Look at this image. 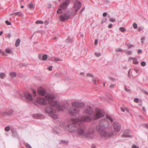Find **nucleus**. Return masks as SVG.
<instances>
[{"label":"nucleus","instance_id":"f257e3e1","mask_svg":"<svg viewBox=\"0 0 148 148\" xmlns=\"http://www.w3.org/2000/svg\"><path fill=\"white\" fill-rule=\"evenodd\" d=\"M91 120V119L90 118L86 116H82L80 119H72L71 121L73 124L68 125L67 128L71 132H73L77 130V133L79 135L85 137L86 129L85 127L83 126L78 127L76 124H79L81 121L87 122Z\"/></svg>","mask_w":148,"mask_h":148},{"label":"nucleus","instance_id":"f03ea898","mask_svg":"<svg viewBox=\"0 0 148 148\" xmlns=\"http://www.w3.org/2000/svg\"><path fill=\"white\" fill-rule=\"evenodd\" d=\"M55 97L52 94H48L45 96V99L42 97H38L36 100L37 103L41 105H45L47 104V101L50 106L52 107H56L58 111H63L66 109L65 105H61L60 104L58 101L54 100Z\"/></svg>","mask_w":148,"mask_h":148},{"label":"nucleus","instance_id":"7ed1b4c3","mask_svg":"<svg viewBox=\"0 0 148 148\" xmlns=\"http://www.w3.org/2000/svg\"><path fill=\"white\" fill-rule=\"evenodd\" d=\"M109 125V123L106 119H102L99 121V125L96 126V130L102 136L108 137L112 136L114 133L113 131L107 132L103 129L107 128Z\"/></svg>","mask_w":148,"mask_h":148},{"label":"nucleus","instance_id":"20e7f679","mask_svg":"<svg viewBox=\"0 0 148 148\" xmlns=\"http://www.w3.org/2000/svg\"><path fill=\"white\" fill-rule=\"evenodd\" d=\"M104 115V111L99 108H97L92 118L94 119H97L103 117Z\"/></svg>","mask_w":148,"mask_h":148},{"label":"nucleus","instance_id":"39448f33","mask_svg":"<svg viewBox=\"0 0 148 148\" xmlns=\"http://www.w3.org/2000/svg\"><path fill=\"white\" fill-rule=\"evenodd\" d=\"M94 136V131L92 128H90L86 131L85 137L88 138H92Z\"/></svg>","mask_w":148,"mask_h":148},{"label":"nucleus","instance_id":"423d86ee","mask_svg":"<svg viewBox=\"0 0 148 148\" xmlns=\"http://www.w3.org/2000/svg\"><path fill=\"white\" fill-rule=\"evenodd\" d=\"M71 12L68 11H66L63 15H60L59 18L60 21H63L70 18L71 15Z\"/></svg>","mask_w":148,"mask_h":148},{"label":"nucleus","instance_id":"0eeeda50","mask_svg":"<svg viewBox=\"0 0 148 148\" xmlns=\"http://www.w3.org/2000/svg\"><path fill=\"white\" fill-rule=\"evenodd\" d=\"M84 104L83 103L80 102L78 101H73L72 103V105L73 107L77 108H81L84 106Z\"/></svg>","mask_w":148,"mask_h":148},{"label":"nucleus","instance_id":"6e6552de","mask_svg":"<svg viewBox=\"0 0 148 148\" xmlns=\"http://www.w3.org/2000/svg\"><path fill=\"white\" fill-rule=\"evenodd\" d=\"M113 125L116 132H118L120 131L121 128V125L120 123L117 122H114L113 123Z\"/></svg>","mask_w":148,"mask_h":148},{"label":"nucleus","instance_id":"1a4fd4ad","mask_svg":"<svg viewBox=\"0 0 148 148\" xmlns=\"http://www.w3.org/2000/svg\"><path fill=\"white\" fill-rule=\"evenodd\" d=\"M82 5L81 3L78 1H76L75 3L73 9L75 12H77L80 8Z\"/></svg>","mask_w":148,"mask_h":148},{"label":"nucleus","instance_id":"9d476101","mask_svg":"<svg viewBox=\"0 0 148 148\" xmlns=\"http://www.w3.org/2000/svg\"><path fill=\"white\" fill-rule=\"evenodd\" d=\"M45 112L48 114L49 115L51 114L55 113L56 112V110L52 109L49 107L45 108Z\"/></svg>","mask_w":148,"mask_h":148},{"label":"nucleus","instance_id":"9b49d317","mask_svg":"<svg viewBox=\"0 0 148 148\" xmlns=\"http://www.w3.org/2000/svg\"><path fill=\"white\" fill-rule=\"evenodd\" d=\"M70 2V0H65V1L60 5V8L64 10L65 9L69 4Z\"/></svg>","mask_w":148,"mask_h":148},{"label":"nucleus","instance_id":"f8f14e48","mask_svg":"<svg viewBox=\"0 0 148 148\" xmlns=\"http://www.w3.org/2000/svg\"><path fill=\"white\" fill-rule=\"evenodd\" d=\"M72 116H76L79 113V110L77 109H70L69 110Z\"/></svg>","mask_w":148,"mask_h":148},{"label":"nucleus","instance_id":"ddd939ff","mask_svg":"<svg viewBox=\"0 0 148 148\" xmlns=\"http://www.w3.org/2000/svg\"><path fill=\"white\" fill-rule=\"evenodd\" d=\"M93 112V111L92 108L90 107H89L86 108L85 111V113L89 115H92Z\"/></svg>","mask_w":148,"mask_h":148},{"label":"nucleus","instance_id":"4468645a","mask_svg":"<svg viewBox=\"0 0 148 148\" xmlns=\"http://www.w3.org/2000/svg\"><path fill=\"white\" fill-rule=\"evenodd\" d=\"M38 92L41 95H44L45 93V91L42 87H41L38 90Z\"/></svg>","mask_w":148,"mask_h":148},{"label":"nucleus","instance_id":"2eb2a0df","mask_svg":"<svg viewBox=\"0 0 148 148\" xmlns=\"http://www.w3.org/2000/svg\"><path fill=\"white\" fill-rule=\"evenodd\" d=\"M24 96L26 99L32 101V98L31 95L27 92H25L24 94Z\"/></svg>","mask_w":148,"mask_h":148},{"label":"nucleus","instance_id":"dca6fc26","mask_svg":"<svg viewBox=\"0 0 148 148\" xmlns=\"http://www.w3.org/2000/svg\"><path fill=\"white\" fill-rule=\"evenodd\" d=\"M13 110H11L8 112H5V114L7 115H10L13 113Z\"/></svg>","mask_w":148,"mask_h":148},{"label":"nucleus","instance_id":"f3484780","mask_svg":"<svg viewBox=\"0 0 148 148\" xmlns=\"http://www.w3.org/2000/svg\"><path fill=\"white\" fill-rule=\"evenodd\" d=\"M49 116L54 119H57L58 118V116L54 113L51 114Z\"/></svg>","mask_w":148,"mask_h":148},{"label":"nucleus","instance_id":"a211bd4d","mask_svg":"<svg viewBox=\"0 0 148 148\" xmlns=\"http://www.w3.org/2000/svg\"><path fill=\"white\" fill-rule=\"evenodd\" d=\"M20 42H21V40L19 39L18 38L17 39V40L15 44V46L16 47H17L18 46H19Z\"/></svg>","mask_w":148,"mask_h":148},{"label":"nucleus","instance_id":"6ab92c4d","mask_svg":"<svg viewBox=\"0 0 148 148\" xmlns=\"http://www.w3.org/2000/svg\"><path fill=\"white\" fill-rule=\"evenodd\" d=\"M10 75L12 77H15L16 75V74L15 72H11L10 73Z\"/></svg>","mask_w":148,"mask_h":148},{"label":"nucleus","instance_id":"aec40b11","mask_svg":"<svg viewBox=\"0 0 148 148\" xmlns=\"http://www.w3.org/2000/svg\"><path fill=\"white\" fill-rule=\"evenodd\" d=\"M122 137H132V136L128 134H125V133L122 135Z\"/></svg>","mask_w":148,"mask_h":148},{"label":"nucleus","instance_id":"412c9836","mask_svg":"<svg viewBox=\"0 0 148 148\" xmlns=\"http://www.w3.org/2000/svg\"><path fill=\"white\" fill-rule=\"evenodd\" d=\"M106 118L107 119L109 120L111 122H112L113 121L112 119L109 115H107Z\"/></svg>","mask_w":148,"mask_h":148},{"label":"nucleus","instance_id":"4be33fe9","mask_svg":"<svg viewBox=\"0 0 148 148\" xmlns=\"http://www.w3.org/2000/svg\"><path fill=\"white\" fill-rule=\"evenodd\" d=\"M119 30L122 32H124L126 31V29L124 27H121L119 28Z\"/></svg>","mask_w":148,"mask_h":148},{"label":"nucleus","instance_id":"5701e85b","mask_svg":"<svg viewBox=\"0 0 148 148\" xmlns=\"http://www.w3.org/2000/svg\"><path fill=\"white\" fill-rule=\"evenodd\" d=\"M47 56L46 54L43 55L42 57V60H45L47 59Z\"/></svg>","mask_w":148,"mask_h":148},{"label":"nucleus","instance_id":"b1692460","mask_svg":"<svg viewBox=\"0 0 148 148\" xmlns=\"http://www.w3.org/2000/svg\"><path fill=\"white\" fill-rule=\"evenodd\" d=\"M92 81L94 84H95V85H97V80L95 79V78L94 77L92 78Z\"/></svg>","mask_w":148,"mask_h":148},{"label":"nucleus","instance_id":"393cba45","mask_svg":"<svg viewBox=\"0 0 148 148\" xmlns=\"http://www.w3.org/2000/svg\"><path fill=\"white\" fill-rule=\"evenodd\" d=\"M5 75V74L4 73H0V77L2 78H4V77Z\"/></svg>","mask_w":148,"mask_h":148},{"label":"nucleus","instance_id":"a878e982","mask_svg":"<svg viewBox=\"0 0 148 148\" xmlns=\"http://www.w3.org/2000/svg\"><path fill=\"white\" fill-rule=\"evenodd\" d=\"M33 4L31 2L28 5V7L29 8L31 9L32 8H33Z\"/></svg>","mask_w":148,"mask_h":148},{"label":"nucleus","instance_id":"bb28decb","mask_svg":"<svg viewBox=\"0 0 148 148\" xmlns=\"http://www.w3.org/2000/svg\"><path fill=\"white\" fill-rule=\"evenodd\" d=\"M10 130V127L9 126L6 127L5 128V130L6 132L9 131Z\"/></svg>","mask_w":148,"mask_h":148},{"label":"nucleus","instance_id":"cd10ccee","mask_svg":"<svg viewBox=\"0 0 148 148\" xmlns=\"http://www.w3.org/2000/svg\"><path fill=\"white\" fill-rule=\"evenodd\" d=\"M36 24H42L43 23V21H42L38 20V21H37L36 22Z\"/></svg>","mask_w":148,"mask_h":148},{"label":"nucleus","instance_id":"c85d7f7f","mask_svg":"<svg viewBox=\"0 0 148 148\" xmlns=\"http://www.w3.org/2000/svg\"><path fill=\"white\" fill-rule=\"evenodd\" d=\"M133 63L135 64H138V62L137 61L136 59L135 58L134 59Z\"/></svg>","mask_w":148,"mask_h":148},{"label":"nucleus","instance_id":"c756f323","mask_svg":"<svg viewBox=\"0 0 148 148\" xmlns=\"http://www.w3.org/2000/svg\"><path fill=\"white\" fill-rule=\"evenodd\" d=\"M21 12H15V13H13L11 14H10V15H14L15 16H16V15H18V14H21Z\"/></svg>","mask_w":148,"mask_h":148},{"label":"nucleus","instance_id":"7c9ffc66","mask_svg":"<svg viewBox=\"0 0 148 148\" xmlns=\"http://www.w3.org/2000/svg\"><path fill=\"white\" fill-rule=\"evenodd\" d=\"M126 54L128 55H130L132 54V52L130 51H127L126 52Z\"/></svg>","mask_w":148,"mask_h":148},{"label":"nucleus","instance_id":"2f4dec72","mask_svg":"<svg viewBox=\"0 0 148 148\" xmlns=\"http://www.w3.org/2000/svg\"><path fill=\"white\" fill-rule=\"evenodd\" d=\"M86 75L88 77H92V78L93 77H94V75L92 74L91 73H88Z\"/></svg>","mask_w":148,"mask_h":148},{"label":"nucleus","instance_id":"473e14b6","mask_svg":"<svg viewBox=\"0 0 148 148\" xmlns=\"http://www.w3.org/2000/svg\"><path fill=\"white\" fill-rule=\"evenodd\" d=\"M5 51L6 53H11V51L9 49H6L5 50Z\"/></svg>","mask_w":148,"mask_h":148},{"label":"nucleus","instance_id":"72a5a7b5","mask_svg":"<svg viewBox=\"0 0 148 148\" xmlns=\"http://www.w3.org/2000/svg\"><path fill=\"white\" fill-rule=\"evenodd\" d=\"M57 12L58 14H60L62 13V11L60 8H58V10L57 11Z\"/></svg>","mask_w":148,"mask_h":148},{"label":"nucleus","instance_id":"f704fd0d","mask_svg":"<svg viewBox=\"0 0 148 148\" xmlns=\"http://www.w3.org/2000/svg\"><path fill=\"white\" fill-rule=\"evenodd\" d=\"M133 27L134 28L136 29L137 27V24L135 23H134L133 24Z\"/></svg>","mask_w":148,"mask_h":148},{"label":"nucleus","instance_id":"c9c22d12","mask_svg":"<svg viewBox=\"0 0 148 148\" xmlns=\"http://www.w3.org/2000/svg\"><path fill=\"white\" fill-rule=\"evenodd\" d=\"M141 65L142 66H145L146 65V63L145 61H143L141 62Z\"/></svg>","mask_w":148,"mask_h":148},{"label":"nucleus","instance_id":"e433bc0d","mask_svg":"<svg viewBox=\"0 0 148 148\" xmlns=\"http://www.w3.org/2000/svg\"><path fill=\"white\" fill-rule=\"evenodd\" d=\"M134 101L136 103H138L139 102V99L138 98H135L134 99Z\"/></svg>","mask_w":148,"mask_h":148},{"label":"nucleus","instance_id":"4c0bfd02","mask_svg":"<svg viewBox=\"0 0 148 148\" xmlns=\"http://www.w3.org/2000/svg\"><path fill=\"white\" fill-rule=\"evenodd\" d=\"M107 20V19L106 18H105L102 20L101 23L103 24L106 22Z\"/></svg>","mask_w":148,"mask_h":148},{"label":"nucleus","instance_id":"58836bf2","mask_svg":"<svg viewBox=\"0 0 148 148\" xmlns=\"http://www.w3.org/2000/svg\"><path fill=\"white\" fill-rule=\"evenodd\" d=\"M109 21L111 22H114L116 20L114 18H110V19Z\"/></svg>","mask_w":148,"mask_h":148},{"label":"nucleus","instance_id":"ea45409f","mask_svg":"<svg viewBox=\"0 0 148 148\" xmlns=\"http://www.w3.org/2000/svg\"><path fill=\"white\" fill-rule=\"evenodd\" d=\"M145 37L144 36H143L141 38V40L142 41L141 42L142 43H143V41L145 40Z\"/></svg>","mask_w":148,"mask_h":148},{"label":"nucleus","instance_id":"a19ab883","mask_svg":"<svg viewBox=\"0 0 148 148\" xmlns=\"http://www.w3.org/2000/svg\"><path fill=\"white\" fill-rule=\"evenodd\" d=\"M5 23L8 25H11V23L10 22H9L8 21H5Z\"/></svg>","mask_w":148,"mask_h":148},{"label":"nucleus","instance_id":"79ce46f5","mask_svg":"<svg viewBox=\"0 0 148 148\" xmlns=\"http://www.w3.org/2000/svg\"><path fill=\"white\" fill-rule=\"evenodd\" d=\"M143 125L144 127L148 129V123L144 124Z\"/></svg>","mask_w":148,"mask_h":148},{"label":"nucleus","instance_id":"37998d69","mask_svg":"<svg viewBox=\"0 0 148 148\" xmlns=\"http://www.w3.org/2000/svg\"><path fill=\"white\" fill-rule=\"evenodd\" d=\"M54 60L56 61H62L60 58H55L54 59Z\"/></svg>","mask_w":148,"mask_h":148},{"label":"nucleus","instance_id":"c03bdc74","mask_svg":"<svg viewBox=\"0 0 148 148\" xmlns=\"http://www.w3.org/2000/svg\"><path fill=\"white\" fill-rule=\"evenodd\" d=\"M95 55L97 57H99L101 56V54L100 53H95Z\"/></svg>","mask_w":148,"mask_h":148},{"label":"nucleus","instance_id":"a18cd8bd","mask_svg":"<svg viewBox=\"0 0 148 148\" xmlns=\"http://www.w3.org/2000/svg\"><path fill=\"white\" fill-rule=\"evenodd\" d=\"M125 91H126L127 92H130L131 91V90H130V89L128 88H127L126 87H125Z\"/></svg>","mask_w":148,"mask_h":148},{"label":"nucleus","instance_id":"49530a36","mask_svg":"<svg viewBox=\"0 0 148 148\" xmlns=\"http://www.w3.org/2000/svg\"><path fill=\"white\" fill-rule=\"evenodd\" d=\"M123 51L122 49H121L119 48L116 49V51L118 52H121Z\"/></svg>","mask_w":148,"mask_h":148},{"label":"nucleus","instance_id":"de8ad7c7","mask_svg":"<svg viewBox=\"0 0 148 148\" xmlns=\"http://www.w3.org/2000/svg\"><path fill=\"white\" fill-rule=\"evenodd\" d=\"M32 92L34 96H36V91L34 90H33L32 91Z\"/></svg>","mask_w":148,"mask_h":148},{"label":"nucleus","instance_id":"09e8293b","mask_svg":"<svg viewBox=\"0 0 148 148\" xmlns=\"http://www.w3.org/2000/svg\"><path fill=\"white\" fill-rule=\"evenodd\" d=\"M60 141L61 143H68V142H67L66 141L64 140H62Z\"/></svg>","mask_w":148,"mask_h":148},{"label":"nucleus","instance_id":"8fccbe9b","mask_svg":"<svg viewBox=\"0 0 148 148\" xmlns=\"http://www.w3.org/2000/svg\"><path fill=\"white\" fill-rule=\"evenodd\" d=\"M134 46V45L132 44H129L128 45V47L129 48L133 47Z\"/></svg>","mask_w":148,"mask_h":148},{"label":"nucleus","instance_id":"3c124183","mask_svg":"<svg viewBox=\"0 0 148 148\" xmlns=\"http://www.w3.org/2000/svg\"><path fill=\"white\" fill-rule=\"evenodd\" d=\"M115 85H116V84H112L110 86V87L111 88H113L114 87H115Z\"/></svg>","mask_w":148,"mask_h":148},{"label":"nucleus","instance_id":"603ef678","mask_svg":"<svg viewBox=\"0 0 148 148\" xmlns=\"http://www.w3.org/2000/svg\"><path fill=\"white\" fill-rule=\"evenodd\" d=\"M142 52V51L140 49H138L137 51V53L138 54H140Z\"/></svg>","mask_w":148,"mask_h":148},{"label":"nucleus","instance_id":"864d4df0","mask_svg":"<svg viewBox=\"0 0 148 148\" xmlns=\"http://www.w3.org/2000/svg\"><path fill=\"white\" fill-rule=\"evenodd\" d=\"M52 66H50L48 67V69L49 71H51L52 70Z\"/></svg>","mask_w":148,"mask_h":148},{"label":"nucleus","instance_id":"5fc2aeb1","mask_svg":"<svg viewBox=\"0 0 148 148\" xmlns=\"http://www.w3.org/2000/svg\"><path fill=\"white\" fill-rule=\"evenodd\" d=\"M132 148H138V147L134 145H133L132 146Z\"/></svg>","mask_w":148,"mask_h":148},{"label":"nucleus","instance_id":"6e6d98bb","mask_svg":"<svg viewBox=\"0 0 148 148\" xmlns=\"http://www.w3.org/2000/svg\"><path fill=\"white\" fill-rule=\"evenodd\" d=\"M135 58L132 57H130L129 58V59L128 60V61H130V60H133Z\"/></svg>","mask_w":148,"mask_h":148},{"label":"nucleus","instance_id":"4d7b16f0","mask_svg":"<svg viewBox=\"0 0 148 148\" xmlns=\"http://www.w3.org/2000/svg\"><path fill=\"white\" fill-rule=\"evenodd\" d=\"M112 24H110L108 26V27L109 28H111L112 27Z\"/></svg>","mask_w":148,"mask_h":148},{"label":"nucleus","instance_id":"13d9d810","mask_svg":"<svg viewBox=\"0 0 148 148\" xmlns=\"http://www.w3.org/2000/svg\"><path fill=\"white\" fill-rule=\"evenodd\" d=\"M107 14L106 12H104L103 14V16H104V17H105L106 16H107Z\"/></svg>","mask_w":148,"mask_h":148},{"label":"nucleus","instance_id":"bf43d9fd","mask_svg":"<svg viewBox=\"0 0 148 148\" xmlns=\"http://www.w3.org/2000/svg\"><path fill=\"white\" fill-rule=\"evenodd\" d=\"M73 41V40L71 39H68L67 40L68 42H72Z\"/></svg>","mask_w":148,"mask_h":148},{"label":"nucleus","instance_id":"052dcab7","mask_svg":"<svg viewBox=\"0 0 148 148\" xmlns=\"http://www.w3.org/2000/svg\"><path fill=\"white\" fill-rule=\"evenodd\" d=\"M27 147L28 148H32V147H31V145H30L29 144H27Z\"/></svg>","mask_w":148,"mask_h":148},{"label":"nucleus","instance_id":"680f3d73","mask_svg":"<svg viewBox=\"0 0 148 148\" xmlns=\"http://www.w3.org/2000/svg\"><path fill=\"white\" fill-rule=\"evenodd\" d=\"M38 58L40 60H42L41 55L39 54L38 56Z\"/></svg>","mask_w":148,"mask_h":148},{"label":"nucleus","instance_id":"e2e57ef3","mask_svg":"<svg viewBox=\"0 0 148 148\" xmlns=\"http://www.w3.org/2000/svg\"><path fill=\"white\" fill-rule=\"evenodd\" d=\"M84 9H85V8H83L81 10H80V13H81V14L84 11Z\"/></svg>","mask_w":148,"mask_h":148},{"label":"nucleus","instance_id":"0e129e2a","mask_svg":"<svg viewBox=\"0 0 148 148\" xmlns=\"http://www.w3.org/2000/svg\"><path fill=\"white\" fill-rule=\"evenodd\" d=\"M0 52L3 55H4L5 54V52L2 50L0 51Z\"/></svg>","mask_w":148,"mask_h":148},{"label":"nucleus","instance_id":"69168bd1","mask_svg":"<svg viewBox=\"0 0 148 148\" xmlns=\"http://www.w3.org/2000/svg\"><path fill=\"white\" fill-rule=\"evenodd\" d=\"M134 70L136 71V73H138L139 72V70L138 69H135Z\"/></svg>","mask_w":148,"mask_h":148},{"label":"nucleus","instance_id":"338daca9","mask_svg":"<svg viewBox=\"0 0 148 148\" xmlns=\"http://www.w3.org/2000/svg\"><path fill=\"white\" fill-rule=\"evenodd\" d=\"M121 110L122 112H124L125 111L124 109L122 107L121 108Z\"/></svg>","mask_w":148,"mask_h":148},{"label":"nucleus","instance_id":"774afa93","mask_svg":"<svg viewBox=\"0 0 148 148\" xmlns=\"http://www.w3.org/2000/svg\"><path fill=\"white\" fill-rule=\"evenodd\" d=\"M91 148H96L95 145H93L91 147Z\"/></svg>","mask_w":148,"mask_h":148}]
</instances>
